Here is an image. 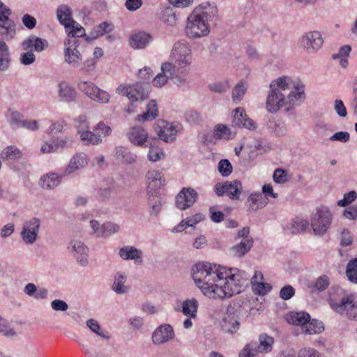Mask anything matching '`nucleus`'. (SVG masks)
Masks as SVG:
<instances>
[{"mask_svg":"<svg viewBox=\"0 0 357 357\" xmlns=\"http://www.w3.org/2000/svg\"><path fill=\"white\" fill-rule=\"evenodd\" d=\"M192 277L202 294L213 299L230 298L243 291L250 275L238 268L199 262L192 268Z\"/></svg>","mask_w":357,"mask_h":357,"instance_id":"f257e3e1","label":"nucleus"},{"mask_svg":"<svg viewBox=\"0 0 357 357\" xmlns=\"http://www.w3.org/2000/svg\"><path fill=\"white\" fill-rule=\"evenodd\" d=\"M287 77H281L270 84V91L266 98V108L268 112L275 113L285 105H298L305 99L303 86H295L285 98V93L289 90Z\"/></svg>","mask_w":357,"mask_h":357,"instance_id":"f03ea898","label":"nucleus"},{"mask_svg":"<svg viewBox=\"0 0 357 357\" xmlns=\"http://www.w3.org/2000/svg\"><path fill=\"white\" fill-rule=\"evenodd\" d=\"M217 16L218 9L214 3H201L188 17L185 29L186 36L190 38L207 36L210 32L208 22L215 20Z\"/></svg>","mask_w":357,"mask_h":357,"instance_id":"7ed1b4c3","label":"nucleus"},{"mask_svg":"<svg viewBox=\"0 0 357 357\" xmlns=\"http://www.w3.org/2000/svg\"><path fill=\"white\" fill-rule=\"evenodd\" d=\"M336 290L337 295L330 294L328 297V304L331 308L336 313L347 317L348 310L351 308L354 301V296L352 294H347L339 287H333Z\"/></svg>","mask_w":357,"mask_h":357,"instance_id":"20e7f679","label":"nucleus"},{"mask_svg":"<svg viewBox=\"0 0 357 357\" xmlns=\"http://www.w3.org/2000/svg\"><path fill=\"white\" fill-rule=\"evenodd\" d=\"M332 222V214L326 206L317 207L311 215L310 225L315 235L326 233Z\"/></svg>","mask_w":357,"mask_h":357,"instance_id":"39448f33","label":"nucleus"},{"mask_svg":"<svg viewBox=\"0 0 357 357\" xmlns=\"http://www.w3.org/2000/svg\"><path fill=\"white\" fill-rule=\"evenodd\" d=\"M149 91V84L142 82H137L132 85L120 84L116 88V93L126 96L131 102L146 99Z\"/></svg>","mask_w":357,"mask_h":357,"instance_id":"423d86ee","label":"nucleus"},{"mask_svg":"<svg viewBox=\"0 0 357 357\" xmlns=\"http://www.w3.org/2000/svg\"><path fill=\"white\" fill-rule=\"evenodd\" d=\"M182 130V126L178 122H168L165 120L158 121L155 131L160 139L167 143L175 141L176 136Z\"/></svg>","mask_w":357,"mask_h":357,"instance_id":"0eeeda50","label":"nucleus"},{"mask_svg":"<svg viewBox=\"0 0 357 357\" xmlns=\"http://www.w3.org/2000/svg\"><path fill=\"white\" fill-rule=\"evenodd\" d=\"M259 344L257 342H251L248 344L240 352L239 357H252L258 352H268L272 349L273 338L267 335L259 336Z\"/></svg>","mask_w":357,"mask_h":357,"instance_id":"6e6552de","label":"nucleus"},{"mask_svg":"<svg viewBox=\"0 0 357 357\" xmlns=\"http://www.w3.org/2000/svg\"><path fill=\"white\" fill-rule=\"evenodd\" d=\"M172 56L175 64L181 68L188 67L192 61L191 49L185 40H178L174 43Z\"/></svg>","mask_w":357,"mask_h":357,"instance_id":"1a4fd4ad","label":"nucleus"},{"mask_svg":"<svg viewBox=\"0 0 357 357\" xmlns=\"http://www.w3.org/2000/svg\"><path fill=\"white\" fill-rule=\"evenodd\" d=\"M213 190L218 197L227 195L231 199H239L243 191V185L241 181L236 179L232 181L218 183Z\"/></svg>","mask_w":357,"mask_h":357,"instance_id":"9d476101","label":"nucleus"},{"mask_svg":"<svg viewBox=\"0 0 357 357\" xmlns=\"http://www.w3.org/2000/svg\"><path fill=\"white\" fill-rule=\"evenodd\" d=\"M11 10L0 0V35L6 40L12 39L15 34V24L10 19Z\"/></svg>","mask_w":357,"mask_h":357,"instance_id":"9b49d317","label":"nucleus"},{"mask_svg":"<svg viewBox=\"0 0 357 357\" xmlns=\"http://www.w3.org/2000/svg\"><path fill=\"white\" fill-rule=\"evenodd\" d=\"M324 39L317 31L305 33L300 39V45L307 53L317 52L323 45Z\"/></svg>","mask_w":357,"mask_h":357,"instance_id":"f8f14e48","label":"nucleus"},{"mask_svg":"<svg viewBox=\"0 0 357 357\" xmlns=\"http://www.w3.org/2000/svg\"><path fill=\"white\" fill-rule=\"evenodd\" d=\"M56 15L59 22L65 26V29L75 28V34L81 35L84 32V28L72 18V10L67 5H61L56 10Z\"/></svg>","mask_w":357,"mask_h":357,"instance_id":"ddd939ff","label":"nucleus"},{"mask_svg":"<svg viewBox=\"0 0 357 357\" xmlns=\"http://www.w3.org/2000/svg\"><path fill=\"white\" fill-rule=\"evenodd\" d=\"M40 221L37 218H32L24 222L20 233L22 240L27 244H33L37 239Z\"/></svg>","mask_w":357,"mask_h":357,"instance_id":"4468645a","label":"nucleus"},{"mask_svg":"<svg viewBox=\"0 0 357 357\" xmlns=\"http://www.w3.org/2000/svg\"><path fill=\"white\" fill-rule=\"evenodd\" d=\"M198 199V193L192 188H183L176 196V206L185 210L192 206Z\"/></svg>","mask_w":357,"mask_h":357,"instance_id":"2eb2a0df","label":"nucleus"},{"mask_svg":"<svg viewBox=\"0 0 357 357\" xmlns=\"http://www.w3.org/2000/svg\"><path fill=\"white\" fill-rule=\"evenodd\" d=\"M233 113L232 126L245 128L250 130H255L257 128V123L247 116L245 111L242 107L236 108Z\"/></svg>","mask_w":357,"mask_h":357,"instance_id":"dca6fc26","label":"nucleus"},{"mask_svg":"<svg viewBox=\"0 0 357 357\" xmlns=\"http://www.w3.org/2000/svg\"><path fill=\"white\" fill-rule=\"evenodd\" d=\"M127 136L132 144L139 147H146L151 142V139L148 137L147 131L138 126L131 128Z\"/></svg>","mask_w":357,"mask_h":357,"instance_id":"f3484780","label":"nucleus"},{"mask_svg":"<svg viewBox=\"0 0 357 357\" xmlns=\"http://www.w3.org/2000/svg\"><path fill=\"white\" fill-rule=\"evenodd\" d=\"M188 67L181 68L178 65H174L169 62L162 63L163 71L170 72V79L178 86H183L186 83V78L183 74L188 73Z\"/></svg>","mask_w":357,"mask_h":357,"instance_id":"a211bd4d","label":"nucleus"},{"mask_svg":"<svg viewBox=\"0 0 357 357\" xmlns=\"http://www.w3.org/2000/svg\"><path fill=\"white\" fill-rule=\"evenodd\" d=\"M174 337L173 328L169 324L159 326L152 334V341L154 344L165 343Z\"/></svg>","mask_w":357,"mask_h":357,"instance_id":"6ab92c4d","label":"nucleus"},{"mask_svg":"<svg viewBox=\"0 0 357 357\" xmlns=\"http://www.w3.org/2000/svg\"><path fill=\"white\" fill-rule=\"evenodd\" d=\"M72 247V252L77 263L82 266H86L89 264V248L82 241L77 240H72L70 241Z\"/></svg>","mask_w":357,"mask_h":357,"instance_id":"aec40b11","label":"nucleus"},{"mask_svg":"<svg viewBox=\"0 0 357 357\" xmlns=\"http://www.w3.org/2000/svg\"><path fill=\"white\" fill-rule=\"evenodd\" d=\"M146 183L148 194H158L156 189L165 184V179L160 172L153 169L147 172Z\"/></svg>","mask_w":357,"mask_h":357,"instance_id":"412c9836","label":"nucleus"},{"mask_svg":"<svg viewBox=\"0 0 357 357\" xmlns=\"http://www.w3.org/2000/svg\"><path fill=\"white\" fill-rule=\"evenodd\" d=\"M22 46L24 50H33L40 52L48 47V42L45 39L31 35L22 43Z\"/></svg>","mask_w":357,"mask_h":357,"instance_id":"4be33fe9","label":"nucleus"},{"mask_svg":"<svg viewBox=\"0 0 357 357\" xmlns=\"http://www.w3.org/2000/svg\"><path fill=\"white\" fill-rule=\"evenodd\" d=\"M268 199L264 197L262 193L255 192L250 195L245 204L248 211L256 212L265 207L268 204Z\"/></svg>","mask_w":357,"mask_h":357,"instance_id":"5701e85b","label":"nucleus"},{"mask_svg":"<svg viewBox=\"0 0 357 357\" xmlns=\"http://www.w3.org/2000/svg\"><path fill=\"white\" fill-rule=\"evenodd\" d=\"M253 243L252 238L242 239L240 243L229 248V252L230 255L237 258L244 257L253 246Z\"/></svg>","mask_w":357,"mask_h":357,"instance_id":"b1692460","label":"nucleus"},{"mask_svg":"<svg viewBox=\"0 0 357 357\" xmlns=\"http://www.w3.org/2000/svg\"><path fill=\"white\" fill-rule=\"evenodd\" d=\"M58 93L59 98L63 102H71L77 98L75 89L66 82H61L58 84Z\"/></svg>","mask_w":357,"mask_h":357,"instance_id":"393cba45","label":"nucleus"},{"mask_svg":"<svg viewBox=\"0 0 357 357\" xmlns=\"http://www.w3.org/2000/svg\"><path fill=\"white\" fill-rule=\"evenodd\" d=\"M87 165L86 155L84 153H76L70 160L68 167L64 171V175L70 174L75 171L83 168Z\"/></svg>","mask_w":357,"mask_h":357,"instance_id":"a878e982","label":"nucleus"},{"mask_svg":"<svg viewBox=\"0 0 357 357\" xmlns=\"http://www.w3.org/2000/svg\"><path fill=\"white\" fill-rule=\"evenodd\" d=\"M119 256L123 260H135L137 264L142 262V252L133 246H124L120 248Z\"/></svg>","mask_w":357,"mask_h":357,"instance_id":"bb28decb","label":"nucleus"},{"mask_svg":"<svg viewBox=\"0 0 357 357\" xmlns=\"http://www.w3.org/2000/svg\"><path fill=\"white\" fill-rule=\"evenodd\" d=\"M114 156L119 160L126 164H133L137 161V156L132 153L127 147L118 146L114 149Z\"/></svg>","mask_w":357,"mask_h":357,"instance_id":"cd10ccee","label":"nucleus"},{"mask_svg":"<svg viewBox=\"0 0 357 357\" xmlns=\"http://www.w3.org/2000/svg\"><path fill=\"white\" fill-rule=\"evenodd\" d=\"M64 174L58 175L56 173H48L41 176L40 179V186L43 189L52 190L58 186Z\"/></svg>","mask_w":357,"mask_h":357,"instance_id":"c85d7f7f","label":"nucleus"},{"mask_svg":"<svg viewBox=\"0 0 357 357\" xmlns=\"http://www.w3.org/2000/svg\"><path fill=\"white\" fill-rule=\"evenodd\" d=\"M199 303L195 298L186 299L182 302L181 307L176 309V311L181 312L185 316L190 318H195L197 313Z\"/></svg>","mask_w":357,"mask_h":357,"instance_id":"c756f323","label":"nucleus"},{"mask_svg":"<svg viewBox=\"0 0 357 357\" xmlns=\"http://www.w3.org/2000/svg\"><path fill=\"white\" fill-rule=\"evenodd\" d=\"M151 39L152 37L150 34L139 31L130 36V45L135 49H143L150 43Z\"/></svg>","mask_w":357,"mask_h":357,"instance_id":"7c9ffc66","label":"nucleus"},{"mask_svg":"<svg viewBox=\"0 0 357 357\" xmlns=\"http://www.w3.org/2000/svg\"><path fill=\"white\" fill-rule=\"evenodd\" d=\"M115 190L116 185L112 181L103 183L97 190L96 198L100 202H107L115 192Z\"/></svg>","mask_w":357,"mask_h":357,"instance_id":"2f4dec72","label":"nucleus"},{"mask_svg":"<svg viewBox=\"0 0 357 357\" xmlns=\"http://www.w3.org/2000/svg\"><path fill=\"white\" fill-rule=\"evenodd\" d=\"M113 29L114 26L112 23L103 22L98 25L95 26L90 32L89 35L86 36L85 40L86 42H89L90 40L96 39L105 33L111 32Z\"/></svg>","mask_w":357,"mask_h":357,"instance_id":"473e14b6","label":"nucleus"},{"mask_svg":"<svg viewBox=\"0 0 357 357\" xmlns=\"http://www.w3.org/2000/svg\"><path fill=\"white\" fill-rule=\"evenodd\" d=\"M64 60L68 64L73 67H77L82 61V56L78 48H75V47H65Z\"/></svg>","mask_w":357,"mask_h":357,"instance_id":"72a5a7b5","label":"nucleus"},{"mask_svg":"<svg viewBox=\"0 0 357 357\" xmlns=\"http://www.w3.org/2000/svg\"><path fill=\"white\" fill-rule=\"evenodd\" d=\"M158 116V109L156 101L151 100L146 105V110L142 114L136 117L139 122H145L154 120Z\"/></svg>","mask_w":357,"mask_h":357,"instance_id":"f704fd0d","label":"nucleus"},{"mask_svg":"<svg viewBox=\"0 0 357 357\" xmlns=\"http://www.w3.org/2000/svg\"><path fill=\"white\" fill-rule=\"evenodd\" d=\"M239 325L238 316L236 314H227L222 322L223 331L228 333H236L239 328Z\"/></svg>","mask_w":357,"mask_h":357,"instance_id":"c9c22d12","label":"nucleus"},{"mask_svg":"<svg viewBox=\"0 0 357 357\" xmlns=\"http://www.w3.org/2000/svg\"><path fill=\"white\" fill-rule=\"evenodd\" d=\"M310 316L308 313L305 312H292L287 315V320L289 323L294 325L301 326L303 330V326H305L307 322H309Z\"/></svg>","mask_w":357,"mask_h":357,"instance_id":"e433bc0d","label":"nucleus"},{"mask_svg":"<svg viewBox=\"0 0 357 357\" xmlns=\"http://www.w3.org/2000/svg\"><path fill=\"white\" fill-rule=\"evenodd\" d=\"M79 134L80 139L84 145H96L102 142V135L97 134L94 131H90L89 129Z\"/></svg>","mask_w":357,"mask_h":357,"instance_id":"4c0bfd02","label":"nucleus"},{"mask_svg":"<svg viewBox=\"0 0 357 357\" xmlns=\"http://www.w3.org/2000/svg\"><path fill=\"white\" fill-rule=\"evenodd\" d=\"M127 278L121 273H117L114 276L112 289L117 294H124L128 291V287L125 285Z\"/></svg>","mask_w":357,"mask_h":357,"instance_id":"58836bf2","label":"nucleus"},{"mask_svg":"<svg viewBox=\"0 0 357 357\" xmlns=\"http://www.w3.org/2000/svg\"><path fill=\"white\" fill-rule=\"evenodd\" d=\"M149 195L148 203L150 206L149 214L151 216H157L161 211L163 201L158 197V194L151 193Z\"/></svg>","mask_w":357,"mask_h":357,"instance_id":"ea45409f","label":"nucleus"},{"mask_svg":"<svg viewBox=\"0 0 357 357\" xmlns=\"http://www.w3.org/2000/svg\"><path fill=\"white\" fill-rule=\"evenodd\" d=\"M10 57L8 47L6 43L0 40V70H6L10 66Z\"/></svg>","mask_w":357,"mask_h":357,"instance_id":"a19ab883","label":"nucleus"},{"mask_svg":"<svg viewBox=\"0 0 357 357\" xmlns=\"http://www.w3.org/2000/svg\"><path fill=\"white\" fill-rule=\"evenodd\" d=\"M1 158L3 160H16L22 158V151L15 146H8L1 153Z\"/></svg>","mask_w":357,"mask_h":357,"instance_id":"79ce46f5","label":"nucleus"},{"mask_svg":"<svg viewBox=\"0 0 357 357\" xmlns=\"http://www.w3.org/2000/svg\"><path fill=\"white\" fill-rule=\"evenodd\" d=\"M75 28H73V29L68 28V29H66L68 36L69 37L68 39H66L64 41V45L66 47H75V48H79L80 42H81L80 40L79 39V38L86 36V33H85L84 29V31H83L84 33H82L81 35H79V34L75 35Z\"/></svg>","mask_w":357,"mask_h":357,"instance_id":"37998d69","label":"nucleus"},{"mask_svg":"<svg viewBox=\"0 0 357 357\" xmlns=\"http://www.w3.org/2000/svg\"><path fill=\"white\" fill-rule=\"evenodd\" d=\"M330 284V278L326 275H322L316 279L313 286L312 287V292L317 294L324 291L328 289Z\"/></svg>","mask_w":357,"mask_h":357,"instance_id":"c03bdc74","label":"nucleus"},{"mask_svg":"<svg viewBox=\"0 0 357 357\" xmlns=\"http://www.w3.org/2000/svg\"><path fill=\"white\" fill-rule=\"evenodd\" d=\"M267 125L271 132L277 137L284 136L287 132V128L284 122H278L275 120H270Z\"/></svg>","mask_w":357,"mask_h":357,"instance_id":"a18cd8bd","label":"nucleus"},{"mask_svg":"<svg viewBox=\"0 0 357 357\" xmlns=\"http://www.w3.org/2000/svg\"><path fill=\"white\" fill-rule=\"evenodd\" d=\"M324 329L322 322L317 320H309L303 328V331L305 334H318L321 333Z\"/></svg>","mask_w":357,"mask_h":357,"instance_id":"49530a36","label":"nucleus"},{"mask_svg":"<svg viewBox=\"0 0 357 357\" xmlns=\"http://www.w3.org/2000/svg\"><path fill=\"white\" fill-rule=\"evenodd\" d=\"M247 91V86L243 81L239 82L232 89L231 98L235 103H239Z\"/></svg>","mask_w":357,"mask_h":357,"instance_id":"de8ad7c7","label":"nucleus"},{"mask_svg":"<svg viewBox=\"0 0 357 357\" xmlns=\"http://www.w3.org/2000/svg\"><path fill=\"white\" fill-rule=\"evenodd\" d=\"M346 275L351 282L357 284V258L348 262L346 267Z\"/></svg>","mask_w":357,"mask_h":357,"instance_id":"09e8293b","label":"nucleus"},{"mask_svg":"<svg viewBox=\"0 0 357 357\" xmlns=\"http://www.w3.org/2000/svg\"><path fill=\"white\" fill-rule=\"evenodd\" d=\"M251 147L254 151H259L262 154L271 149V143L266 139L257 138L255 139L252 143Z\"/></svg>","mask_w":357,"mask_h":357,"instance_id":"8fccbe9b","label":"nucleus"},{"mask_svg":"<svg viewBox=\"0 0 357 357\" xmlns=\"http://www.w3.org/2000/svg\"><path fill=\"white\" fill-rule=\"evenodd\" d=\"M148 146H149V151L148 154L149 160L156 162L165 157V153L162 149L155 146V144H153L151 141L148 144Z\"/></svg>","mask_w":357,"mask_h":357,"instance_id":"3c124183","label":"nucleus"},{"mask_svg":"<svg viewBox=\"0 0 357 357\" xmlns=\"http://www.w3.org/2000/svg\"><path fill=\"white\" fill-rule=\"evenodd\" d=\"M309 226L307 220L296 218L291 222V233L297 234L305 231Z\"/></svg>","mask_w":357,"mask_h":357,"instance_id":"603ef678","label":"nucleus"},{"mask_svg":"<svg viewBox=\"0 0 357 357\" xmlns=\"http://www.w3.org/2000/svg\"><path fill=\"white\" fill-rule=\"evenodd\" d=\"M90 99L98 103L106 104L109 102L110 96L107 91L98 87Z\"/></svg>","mask_w":357,"mask_h":357,"instance_id":"864d4df0","label":"nucleus"},{"mask_svg":"<svg viewBox=\"0 0 357 357\" xmlns=\"http://www.w3.org/2000/svg\"><path fill=\"white\" fill-rule=\"evenodd\" d=\"M120 230V226L112 222H106L102 225L101 236L107 237Z\"/></svg>","mask_w":357,"mask_h":357,"instance_id":"5fc2aeb1","label":"nucleus"},{"mask_svg":"<svg viewBox=\"0 0 357 357\" xmlns=\"http://www.w3.org/2000/svg\"><path fill=\"white\" fill-rule=\"evenodd\" d=\"M168 79H170V72L163 71L162 65L161 73L156 75L152 83L154 86L162 87L167 82Z\"/></svg>","mask_w":357,"mask_h":357,"instance_id":"6e6d98bb","label":"nucleus"},{"mask_svg":"<svg viewBox=\"0 0 357 357\" xmlns=\"http://www.w3.org/2000/svg\"><path fill=\"white\" fill-rule=\"evenodd\" d=\"M55 143L56 151L59 149H65L71 148L74 144V140L72 137H65L63 138H56L53 140Z\"/></svg>","mask_w":357,"mask_h":357,"instance_id":"4d7b16f0","label":"nucleus"},{"mask_svg":"<svg viewBox=\"0 0 357 357\" xmlns=\"http://www.w3.org/2000/svg\"><path fill=\"white\" fill-rule=\"evenodd\" d=\"M252 289L257 295H265L271 290L272 287L268 283L259 282L256 284H253L252 285Z\"/></svg>","mask_w":357,"mask_h":357,"instance_id":"13d9d810","label":"nucleus"},{"mask_svg":"<svg viewBox=\"0 0 357 357\" xmlns=\"http://www.w3.org/2000/svg\"><path fill=\"white\" fill-rule=\"evenodd\" d=\"M185 121L191 125H197L202 122L201 114L195 110H188L185 114Z\"/></svg>","mask_w":357,"mask_h":357,"instance_id":"bf43d9fd","label":"nucleus"},{"mask_svg":"<svg viewBox=\"0 0 357 357\" xmlns=\"http://www.w3.org/2000/svg\"><path fill=\"white\" fill-rule=\"evenodd\" d=\"M75 126L77 129L78 133L89 129V124L87 116L85 114H81L75 119Z\"/></svg>","mask_w":357,"mask_h":357,"instance_id":"052dcab7","label":"nucleus"},{"mask_svg":"<svg viewBox=\"0 0 357 357\" xmlns=\"http://www.w3.org/2000/svg\"><path fill=\"white\" fill-rule=\"evenodd\" d=\"M357 198V193L351 190L344 195L343 199L337 202V205L341 207H346L354 202Z\"/></svg>","mask_w":357,"mask_h":357,"instance_id":"680f3d73","label":"nucleus"},{"mask_svg":"<svg viewBox=\"0 0 357 357\" xmlns=\"http://www.w3.org/2000/svg\"><path fill=\"white\" fill-rule=\"evenodd\" d=\"M229 87L230 86L228 81L215 82L211 84L208 86V88L211 91L218 93H223L226 92Z\"/></svg>","mask_w":357,"mask_h":357,"instance_id":"e2e57ef3","label":"nucleus"},{"mask_svg":"<svg viewBox=\"0 0 357 357\" xmlns=\"http://www.w3.org/2000/svg\"><path fill=\"white\" fill-rule=\"evenodd\" d=\"M218 170L222 176H228L232 172V166L227 159H222L218 163Z\"/></svg>","mask_w":357,"mask_h":357,"instance_id":"0e129e2a","label":"nucleus"},{"mask_svg":"<svg viewBox=\"0 0 357 357\" xmlns=\"http://www.w3.org/2000/svg\"><path fill=\"white\" fill-rule=\"evenodd\" d=\"M8 112L10 114L8 122L11 125H14L19 128L23 121L22 115L17 111L8 110Z\"/></svg>","mask_w":357,"mask_h":357,"instance_id":"69168bd1","label":"nucleus"},{"mask_svg":"<svg viewBox=\"0 0 357 357\" xmlns=\"http://www.w3.org/2000/svg\"><path fill=\"white\" fill-rule=\"evenodd\" d=\"M295 294V289L289 285H285L283 287L280 291V296L284 301L289 300L292 298Z\"/></svg>","mask_w":357,"mask_h":357,"instance_id":"338daca9","label":"nucleus"},{"mask_svg":"<svg viewBox=\"0 0 357 357\" xmlns=\"http://www.w3.org/2000/svg\"><path fill=\"white\" fill-rule=\"evenodd\" d=\"M297 357H320V354L314 349L305 347L298 351Z\"/></svg>","mask_w":357,"mask_h":357,"instance_id":"774afa93","label":"nucleus"}]
</instances>
